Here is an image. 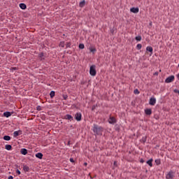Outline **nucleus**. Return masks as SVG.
<instances>
[{
	"label": "nucleus",
	"mask_w": 179,
	"mask_h": 179,
	"mask_svg": "<svg viewBox=\"0 0 179 179\" xmlns=\"http://www.w3.org/2000/svg\"><path fill=\"white\" fill-rule=\"evenodd\" d=\"M64 120H69V121H73V117L71 115H66L64 116Z\"/></svg>",
	"instance_id": "nucleus-8"
},
{
	"label": "nucleus",
	"mask_w": 179,
	"mask_h": 179,
	"mask_svg": "<svg viewBox=\"0 0 179 179\" xmlns=\"http://www.w3.org/2000/svg\"><path fill=\"white\" fill-rule=\"evenodd\" d=\"M108 122L111 124H114L117 123V120L115 119V117L110 116L108 119Z\"/></svg>",
	"instance_id": "nucleus-5"
},
{
	"label": "nucleus",
	"mask_w": 179,
	"mask_h": 179,
	"mask_svg": "<svg viewBox=\"0 0 179 179\" xmlns=\"http://www.w3.org/2000/svg\"><path fill=\"white\" fill-rule=\"evenodd\" d=\"M64 100H66V99H68V96H65L64 97Z\"/></svg>",
	"instance_id": "nucleus-39"
},
{
	"label": "nucleus",
	"mask_w": 179,
	"mask_h": 179,
	"mask_svg": "<svg viewBox=\"0 0 179 179\" xmlns=\"http://www.w3.org/2000/svg\"><path fill=\"white\" fill-rule=\"evenodd\" d=\"M23 170H24V171H27H27H29V170H30V168H29V166L24 165L23 166Z\"/></svg>",
	"instance_id": "nucleus-20"
},
{
	"label": "nucleus",
	"mask_w": 179,
	"mask_h": 179,
	"mask_svg": "<svg viewBox=\"0 0 179 179\" xmlns=\"http://www.w3.org/2000/svg\"><path fill=\"white\" fill-rule=\"evenodd\" d=\"M141 48H142V45H141V44H138V45H136V49L138 50H141Z\"/></svg>",
	"instance_id": "nucleus-29"
},
{
	"label": "nucleus",
	"mask_w": 179,
	"mask_h": 179,
	"mask_svg": "<svg viewBox=\"0 0 179 179\" xmlns=\"http://www.w3.org/2000/svg\"><path fill=\"white\" fill-rule=\"evenodd\" d=\"M6 150H10V149H12V145H6Z\"/></svg>",
	"instance_id": "nucleus-23"
},
{
	"label": "nucleus",
	"mask_w": 179,
	"mask_h": 179,
	"mask_svg": "<svg viewBox=\"0 0 179 179\" xmlns=\"http://www.w3.org/2000/svg\"><path fill=\"white\" fill-rule=\"evenodd\" d=\"M35 156L38 159H43V153H41V152L36 153Z\"/></svg>",
	"instance_id": "nucleus-12"
},
{
	"label": "nucleus",
	"mask_w": 179,
	"mask_h": 179,
	"mask_svg": "<svg viewBox=\"0 0 179 179\" xmlns=\"http://www.w3.org/2000/svg\"><path fill=\"white\" fill-rule=\"evenodd\" d=\"M140 162H141V163H143V162H144V160H143V159H141L140 160Z\"/></svg>",
	"instance_id": "nucleus-38"
},
{
	"label": "nucleus",
	"mask_w": 179,
	"mask_h": 179,
	"mask_svg": "<svg viewBox=\"0 0 179 179\" xmlns=\"http://www.w3.org/2000/svg\"><path fill=\"white\" fill-rule=\"evenodd\" d=\"M135 39H136L137 41H141V39H142V38H141V36H136V37L135 38Z\"/></svg>",
	"instance_id": "nucleus-28"
},
{
	"label": "nucleus",
	"mask_w": 179,
	"mask_h": 179,
	"mask_svg": "<svg viewBox=\"0 0 179 179\" xmlns=\"http://www.w3.org/2000/svg\"><path fill=\"white\" fill-rule=\"evenodd\" d=\"M20 8L21 9L24 10V9H26L27 6H26V4H24V3H20Z\"/></svg>",
	"instance_id": "nucleus-14"
},
{
	"label": "nucleus",
	"mask_w": 179,
	"mask_h": 179,
	"mask_svg": "<svg viewBox=\"0 0 179 179\" xmlns=\"http://www.w3.org/2000/svg\"><path fill=\"white\" fill-rule=\"evenodd\" d=\"M155 163L157 165H159L161 164V161L159 159H155Z\"/></svg>",
	"instance_id": "nucleus-27"
},
{
	"label": "nucleus",
	"mask_w": 179,
	"mask_h": 179,
	"mask_svg": "<svg viewBox=\"0 0 179 179\" xmlns=\"http://www.w3.org/2000/svg\"><path fill=\"white\" fill-rule=\"evenodd\" d=\"M16 173H17V174H18V176H20V174H21L20 171L19 169L16 170Z\"/></svg>",
	"instance_id": "nucleus-33"
},
{
	"label": "nucleus",
	"mask_w": 179,
	"mask_h": 179,
	"mask_svg": "<svg viewBox=\"0 0 179 179\" xmlns=\"http://www.w3.org/2000/svg\"><path fill=\"white\" fill-rule=\"evenodd\" d=\"M174 80H175L174 76H171L168 77V78L165 80V83H170L173 82Z\"/></svg>",
	"instance_id": "nucleus-3"
},
{
	"label": "nucleus",
	"mask_w": 179,
	"mask_h": 179,
	"mask_svg": "<svg viewBox=\"0 0 179 179\" xmlns=\"http://www.w3.org/2000/svg\"><path fill=\"white\" fill-rule=\"evenodd\" d=\"M59 45V47H62V48H64L65 47V42H64V41L60 42Z\"/></svg>",
	"instance_id": "nucleus-24"
},
{
	"label": "nucleus",
	"mask_w": 179,
	"mask_h": 179,
	"mask_svg": "<svg viewBox=\"0 0 179 179\" xmlns=\"http://www.w3.org/2000/svg\"><path fill=\"white\" fill-rule=\"evenodd\" d=\"M145 114H146L147 115H150L152 114V110H151V109H146V110H145Z\"/></svg>",
	"instance_id": "nucleus-16"
},
{
	"label": "nucleus",
	"mask_w": 179,
	"mask_h": 179,
	"mask_svg": "<svg viewBox=\"0 0 179 179\" xmlns=\"http://www.w3.org/2000/svg\"><path fill=\"white\" fill-rule=\"evenodd\" d=\"M114 164H116V163H115V162H114Z\"/></svg>",
	"instance_id": "nucleus-44"
},
{
	"label": "nucleus",
	"mask_w": 179,
	"mask_h": 179,
	"mask_svg": "<svg viewBox=\"0 0 179 179\" xmlns=\"http://www.w3.org/2000/svg\"><path fill=\"white\" fill-rule=\"evenodd\" d=\"M178 67H179V64H178Z\"/></svg>",
	"instance_id": "nucleus-45"
},
{
	"label": "nucleus",
	"mask_w": 179,
	"mask_h": 179,
	"mask_svg": "<svg viewBox=\"0 0 179 179\" xmlns=\"http://www.w3.org/2000/svg\"><path fill=\"white\" fill-rule=\"evenodd\" d=\"M38 56H39V58L41 59V61H43V59H44V53L41 52L39 53Z\"/></svg>",
	"instance_id": "nucleus-18"
},
{
	"label": "nucleus",
	"mask_w": 179,
	"mask_h": 179,
	"mask_svg": "<svg viewBox=\"0 0 179 179\" xmlns=\"http://www.w3.org/2000/svg\"><path fill=\"white\" fill-rule=\"evenodd\" d=\"M79 48H80V50H83V48H85V45H84L83 43H80V44L79 45Z\"/></svg>",
	"instance_id": "nucleus-26"
},
{
	"label": "nucleus",
	"mask_w": 179,
	"mask_h": 179,
	"mask_svg": "<svg viewBox=\"0 0 179 179\" xmlns=\"http://www.w3.org/2000/svg\"><path fill=\"white\" fill-rule=\"evenodd\" d=\"M75 119L76 120V121H80L82 120V113H77L75 115Z\"/></svg>",
	"instance_id": "nucleus-6"
},
{
	"label": "nucleus",
	"mask_w": 179,
	"mask_h": 179,
	"mask_svg": "<svg viewBox=\"0 0 179 179\" xmlns=\"http://www.w3.org/2000/svg\"><path fill=\"white\" fill-rule=\"evenodd\" d=\"M50 99H52L55 96V92L51 91L50 93Z\"/></svg>",
	"instance_id": "nucleus-21"
},
{
	"label": "nucleus",
	"mask_w": 179,
	"mask_h": 179,
	"mask_svg": "<svg viewBox=\"0 0 179 179\" xmlns=\"http://www.w3.org/2000/svg\"><path fill=\"white\" fill-rule=\"evenodd\" d=\"M174 172H173L172 171H169L167 175L166 176V179H173L174 177Z\"/></svg>",
	"instance_id": "nucleus-4"
},
{
	"label": "nucleus",
	"mask_w": 179,
	"mask_h": 179,
	"mask_svg": "<svg viewBox=\"0 0 179 179\" xmlns=\"http://www.w3.org/2000/svg\"><path fill=\"white\" fill-rule=\"evenodd\" d=\"M70 162L71 163H74L75 161L73 160V158H70Z\"/></svg>",
	"instance_id": "nucleus-34"
},
{
	"label": "nucleus",
	"mask_w": 179,
	"mask_h": 179,
	"mask_svg": "<svg viewBox=\"0 0 179 179\" xmlns=\"http://www.w3.org/2000/svg\"><path fill=\"white\" fill-rule=\"evenodd\" d=\"M88 176H90V173H89Z\"/></svg>",
	"instance_id": "nucleus-42"
},
{
	"label": "nucleus",
	"mask_w": 179,
	"mask_h": 179,
	"mask_svg": "<svg viewBox=\"0 0 179 179\" xmlns=\"http://www.w3.org/2000/svg\"><path fill=\"white\" fill-rule=\"evenodd\" d=\"M150 105L151 106H154L156 103V99L155 98H151L150 99V102H149Z\"/></svg>",
	"instance_id": "nucleus-10"
},
{
	"label": "nucleus",
	"mask_w": 179,
	"mask_h": 179,
	"mask_svg": "<svg viewBox=\"0 0 179 179\" xmlns=\"http://www.w3.org/2000/svg\"><path fill=\"white\" fill-rule=\"evenodd\" d=\"M97 72L96 71V66H90V75L92 76H96Z\"/></svg>",
	"instance_id": "nucleus-2"
},
{
	"label": "nucleus",
	"mask_w": 179,
	"mask_h": 179,
	"mask_svg": "<svg viewBox=\"0 0 179 179\" xmlns=\"http://www.w3.org/2000/svg\"><path fill=\"white\" fill-rule=\"evenodd\" d=\"M8 179H13V176H9Z\"/></svg>",
	"instance_id": "nucleus-37"
},
{
	"label": "nucleus",
	"mask_w": 179,
	"mask_h": 179,
	"mask_svg": "<svg viewBox=\"0 0 179 179\" xmlns=\"http://www.w3.org/2000/svg\"><path fill=\"white\" fill-rule=\"evenodd\" d=\"M20 152L22 155H26L27 153V150L26 148H22Z\"/></svg>",
	"instance_id": "nucleus-15"
},
{
	"label": "nucleus",
	"mask_w": 179,
	"mask_h": 179,
	"mask_svg": "<svg viewBox=\"0 0 179 179\" xmlns=\"http://www.w3.org/2000/svg\"><path fill=\"white\" fill-rule=\"evenodd\" d=\"M90 52H92L93 54L96 53V48H90Z\"/></svg>",
	"instance_id": "nucleus-25"
},
{
	"label": "nucleus",
	"mask_w": 179,
	"mask_h": 179,
	"mask_svg": "<svg viewBox=\"0 0 179 179\" xmlns=\"http://www.w3.org/2000/svg\"><path fill=\"white\" fill-rule=\"evenodd\" d=\"M152 161H153V159H150L148 160L146 163H147L150 167H152Z\"/></svg>",
	"instance_id": "nucleus-19"
},
{
	"label": "nucleus",
	"mask_w": 179,
	"mask_h": 179,
	"mask_svg": "<svg viewBox=\"0 0 179 179\" xmlns=\"http://www.w3.org/2000/svg\"><path fill=\"white\" fill-rule=\"evenodd\" d=\"M146 50L148 51V52H150L151 53V55L152 54L153 49H152V47H150V46L147 47V48H146Z\"/></svg>",
	"instance_id": "nucleus-17"
},
{
	"label": "nucleus",
	"mask_w": 179,
	"mask_h": 179,
	"mask_svg": "<svg viewBox=\"0 0 179 179\" xmlns=\"http://www.w3.org/2000/svg\"><path fill=\"white\" fill-rule=\"evenodd\" d=\"M0 87H1V85H0Z\"/></svg>",
	"instance_id": "nucleus-46"
},
{
	"label": "nucleus",
	"mask_w": 179,
	"mask_h": 179,
	"mask_svg": "<svg viewBox=\"0 0 179 179\" xmlns=\"http://www.w3.org/2000/svg\"><path fill=\"white\" fill-rule=\"evenodd\" d=\"M93 131L95 134L100 135L103 131V128L98 127L97 125H94Z\"/></svg>",
	"instance_id": "nucleus-1"
},
{
	"label": "nucleus",
	"mask_w": 179,
	"mask_h": 179,
	"mask_svg": "<svg viewBox=\"0 0 179 179\" xmlns=\"http://www.w3.org/2000/svg\"><path fill=\"white\" fill-rule=\"evenodd\" d=\"M177 78L179 80V73L177 75Z\"/></svg>",
	"instance_id": "nucleus-41"
},
{
	"label": "nucleus",
	"mask_w": 179,
	"mask_h": 179,
	"mask_svg": "<svg viewBox=\"0 0 179 179\" xmlns=\"http://www.w3.org/2000/svg\"><path fill=\"white\" fill-rule=\"evenodd\" d=\"M4 141H10V136H3Z\"/></svg>",
	"instance_id": "nucleus-22"
},
{
	"label": "nucleus",
	"mask_w": 179,
	"mask_h": 179,
	"mask_svg": "<svg viewBox=\"0 0 179 179\" xmlns=\"http://www.w3.org/2000/svg\"><path fill=\"white\" fill-rule=\"evenodd\" d=\"M36 110H37L38 111H41V106H37V107H36Z\"/></svg>",
	"instance_id": "nucleus-30"
},
{
	"label": "nucleus",
	"mask_w": 179,
	"mask_h": 179,
	"mask_svg": "<svg viewBox=\"0 0 179 179\" xmlns=\"http://www.w3.org/2000/svg\"><path fill=\"white\" fill-rule=\"evenodd\" d=\"M84 166H87V162L84 163Z\"/></svg>",
	"instance_id": "nucleus-40"
},
{
	"label": "nucleus",
	"mask_w": 179,
	"mask_h": 179,
	"mask_svg": "<svg viewBox=\"0 0 179 179\" xmlns=\"http://www.w3.org/2000/svg\"><path fill=\"white\" fill-rule=\"evenodd\" d=\"M66 47L68 48L69 47H71V43L68 42L66 44Z\"/></svg>",
	"instance_id": "nucleus-32"
},
{
	"label": "nucleus",
	"mask_w": 179,
	"mask_h": 179,
	"mask_svg": "<svg viewBox=\"0 0 179 179\" xmlns=\"http://www.w3.org/2000/svg\"><path fill=\"white\" fill-rule=\"evenodd\" d=\"M11 71H16V67H13V68L11 69Z\"/></svg>",
	"instance_id": "nucleus-36"
},
{
	"label": "nucleus",
	"mask_w": 179,
	"mask_h": 179,
	"mask_svg": "<svg viewBox=\"0 0 179 179\" xmlns=\"http://www.w3.org/2000/svg\"><path fill=\"white\" fill-rule=\"evenodd\" d=\"M174 92H175V93H178V94H179V90H174Z\"/></svg>",
	"instance_id": "nucleus-35"
},
{
	"label": "nucleus",
	"mask_w": 179,
	"mask_h": 179,
	"mask_svg": "<svg viewBox=\"0 0 179 179\" xmlns=\"http://www.w3.org/2000/svg\"><path fill=\"white\" fill-rule=\"evenodd\" d=\"M85 4H86V1L85 0H83L80 2L79 6H80V8H83V6H85Z\"/></svg>",
	"instance_id": "nucleus-13"
},
{
	"label": "nucleus",
	"mask_w": 179,
	"mask_h": 179,
	"mask_svg": "<svg viewBox=\"0 0 179 179\" xmlns=\"http://www.w3.org/2000/svg\"><path fill=\"white\" fill-rule=\"evenodd\" d=\"M130 12L133 13H138L139 12V8H138V7H132L130 8Z\"/></svg>",
	"instance_id": "nucleus-7"
},
{
	"label": "nucleus",
	"mask_w": 179,
	"mask_h": 179,
	"mask_svg": "<svg viewBox=\"0 0 179 179\" xmlns=\"http://www.w3.org/2000/svg\"><path fill=\"white\" fill-rule=\"evenodd\" d=\"M134 92L135 94H138L140 93L138 90H135L134 91Z\"/></svg>",
	"instance_id": "nucleus-31"
},
{
	"label": "nucleus",
	"mask_w": 179,
	"mask_h": 179,
	"mask_svg": "<svg viewBox=\"0 0 179 179\" xmlns=\"http://www.w3.org/2000/svg\"><path fill=\"white\" fill-rule=\"evenodd\" d=\"M145 141V138L144 139V142Z\"/></svg>",
	"instance_id": "nucleus-43"
},
{
	"label": "nucleus",
	"mask_w": 179,
	"mask_h": 179,
	"mask_svg": "<svg viewBox=\"0 0 179 179\" xmlns=\"http://www.w3.org/2000/svg\"><path fill=\"white\" fill-rule=\"evenodd\" d=\"M12 115V113L10 112H4L3 113V116L6 117V118H9Z\"/></svg>",
	"instance_id": "nucleus-11"
},
{
	"label": "nucleus",
	"mask_w": 179,
	"mask_h": 179,
	"mask_svg": "<svg viewBox=\"0 0 179 179\" xmlns=\"http://www.w3.org/2000/svg\"><path fill=\"white\" fill-rule=\"evenodd\" d=\"M22 134V131L19 130V131H15L13 133V136L14 138H16L17 136H19V135Z\"/></svg>",
	"instance_id": "nucleus-9"
}]
</instances>
